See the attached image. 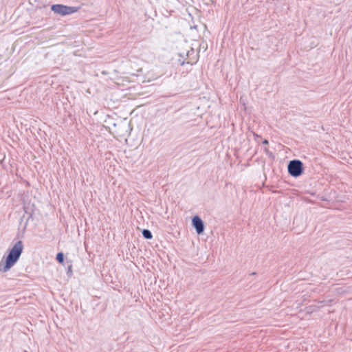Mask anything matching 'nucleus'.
<instances>
[{
  "mask_svg": "<svg viewBox=\"0 0 352 352\" xmlns=\"http://www.w3.org/2000/svg\"><path fill=\"white\" fill-rule=\"evenodd\" d=\"M23 249V245L21 241H19L15 243L6 258V264L3 269L5 272L10 269L17 261L22 253Z\"/></svg>",
  "mask_w": 352,
  "mask_h": 352,
  "instance_id": "1",
  "label": "nucleus"
},
{
  "mask_svg": "<svg viewBox=\"0 0 352 352\" xmlns=\"http://www.w3.org/2000/svg\"><path fill=\"white\" fill-rule=\"evenodd\" d=\"M303 171V164L301 161L295 160L289 162L288 164V172L293 177L300 176Z\"/></svg>",
  "mask_w": 352,
  "mask_h": 352,
  "instance_id": "2",
  "label": "nucleus"
},
{
  "mask_svg": "<svg viewBox=\"0 0 352 352\" xmlns=\"http://www.w3.org/2000/svg\"><path fill=\"white\" fill-rule=\"evenodd\" d=\"M52 10L56 14L65 16L76 12L78 8L67 6L61 4H56L52 6Z\"/></svg>",
  "mask_w": 352,
  "mask_h": 352,
  "instance_id": "3",
  "label": "nucleus"
},
{
  "mask_svg": "<svg viewBox=\"0 0 352 352\" xmlns=\"http://www.w3.org/2000/svg\"><path fill=\"white\" fill-rule=\"evenodd\" d=\"M192 225L195 228L197 232L201 234L204 231V223L202 220L198 217L195 216L192 219Z\"/></svg>",
  "mask_w": 352,
  "mask_h": 352,
  "instance_id": "4",
  "label": "nucleus"
},
{
  "mask_svg": "<svg viewBox=\"0 0 352 352\" xmlns=\"http://www.w3.org/2000/svg\"><path fill=\"white\" fill-rule=\"evenodd\" d=\"M142 234H143L144 237L147 239H150L153 236L151 232L148 230H144L142 231Z\"/></svg>",
  "mask_w": 352,
  "mask_h": 352,
  "instance_id": "5",
  "label": "nucleus"
},
{
  "mask_svg": "<svg viewBox=\"0 0 352 352\" xmlns=\"http://www.w3.org/2000/svg\"><path fill=\"white\" fill-rule=\"evenodd\" d=\"M56 260L58 261V263L63 264L64 261V256L62 252H59L56 255Z\"/></svg>",
  "mask_w": 352,
  "mask_h": 352,
  "instance_id": "6",
  "label": "nucleus"
},
{
  "mask_svg": "<svg viewBox=\"0 0 352 352\" xmlns=\"http://www.w3.org/2000/svg\"><path fill=\"white\" fill-rule=\"evenodd\" d=\"M263 143L265 144H268V141L265 140L263 141Z\"/></svg>",
  "mask_w": 352,
  "mask_h": 352,
  "instance_id": "7",
  "label": "nucleus"
}]
</instances>
